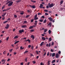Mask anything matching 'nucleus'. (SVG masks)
I'll list each match as a JSON object with an SVG mask.
<instances>
[{"mask_svg": "<svg viewBox=\"0 0 65 65\" xmlns=\"http://www.w3.org/2000/svg\"><path fill=\"white\" fill-rule=\"evenodd\" d=\"M54 51V50L51 49V52H53Z\"/></svg>", "mask_w": 65, "mask_h": 65, "instance_id": "46", "label": "nucleus"}, {"mask_svg": "<svg viewBox=\"0 0 65 65\" xmlns=\"http://www.w3.org/2000/svg\"><path fill=\"white\" fill-rule=\"evenodd\" d=\"M19 42H20V41H17L16 42H15L14 43V44H16V43H19Z\"/></svg>", "mask_w": 65, "mask_h": 65, "instance_id": "25", "label": "nucleus"}, {"mask_svg": "<svg viewBox=\"0 0 65 65\" xmlns=\"http://www.w3.org/2000/svg\"><path fill=\"white\" fill-rule=\"evenodd\" d=\"M48 20H49L50 21H53V19L51 17H49L48 18Z\"/></svg>", "mask_w": 65, "mask_h": 65, "instance_id": "5", "label": "nucleus"}, {"mask_svg": "<svg viewBox=\"0 0 65 65\" xmlns=\"http://www.w3.org/2000/svg\"><path fill=\"white\" fill-rule=\"evenodd\" d=\"M37 14H36L35 17V18H37Z\"/></svg>", "mask_w": 65, "mask_h": 65, "instance_id": "52", "label": "nucleus"}, {"mask_svg": "<svg viewBox=\"0 0 65 65\" xmlns=\"http://www.w3.org/2000/svg\"><path fill=\"white\" fill-rule=\"evenodd\" d=\"M38 15H41V13H38Z\"/></svg>", "mask_w": 65, "mask_h": 65, "instance_id": "47", "label": "nucleus"}, {"mask_svg": "<svg viewBox=\"0 0 65 65\" xmlns=\"http://www.w3.org/2000/svg\"><path fill=\"white\" fill-rule=\"evenodd\" d=\"M31 2H33V3H36V1H34L32 0H31Z\"/></svg>", "mask_w": 65, "mask_h": 65, "instance_id": "22", "label": "nucleus"}, {"mask_svg": "<svg viewBox=\"0 0 65 65\" xmlns=\"http://www.w3.org/2000/svg\"><path fill=\"white\" fill-rule=\"evenodd\" d=\"M11 1H9V2H8L7 3H6V5H7V4H8V3H10V2Z\"/></svg>", "mask_w": 65, "mask_h": 65, "instance_id": "39", "label": "nucleus"}, {"mask_svg": "<svg viewBox=\"0 0 65 65\" xmlns=\"http://www.w3.org/2000/svg\"><path fill=\"white\" fill-rule=\"evenodd\" d=\"M5 8V6L4 5L3 6V7H2V10H3V9H4Z\"/></svg>", "mask_w": 65, "mask_h": 65, "instance_id": "30", "label": "nucleus"}, {"mask_svg": "<svg viewBox=\"0 0 65 65\" xmlns=\"http://www.w3.org/2000/svg\"><path fill=\"white\" fill-rule=\"evenodd\" d=\"M46 55V52H45L44 53V55H43V56H45Z\"/></svg>", "mask_w": 65, "mask_h": 65, "instance_id": "63", "label": "nucleus"}, {"mask_svg": "<svg viewBox=\"0 0 65 65\" xmlns=\"http://www.w3.org/2000/svg\"><path fill=\"white\" fill-rule=\"evenodd\" d=\"M27 22L26 21H24V23H23V24H27Z\"/></svg>", "mask_w": 65, "mask_h": 65, "instance_id": "32", "label": "nucleus"}, {"mask_svg": "<svg viewBox=\"0 0 65 65\" xmlns=\"http://www.w3.org/2000/svg\"><path fill=\"white\" fill-rule=\"evenodd\" d=\"M33 48H34V47L33 46H32L31 47V48L32 49V50H33Z\"/></svg>", "mask_w": 65, "mask_h": 65, "instance_id": "51", "label": "nucleus"}, {"mask_svg": "<svg viewBox=\"0 0 65 65\" xmlns=\"http://www.w3.org/2000/svg\"><path fill=\"white\" fill-rule=\"evenodd\" d=\"M49 34H51V33L52 32V31H51V30H49L48 31Z\"/></svg>", "mask_w": 65, "mask_h": 65, "instance_id": "15", "label": "nucleus"}, {"mask_svg": "<svg viewBox=\"0 0 65 65\" xmlns=\"http://www.w3.org/2000/svg\"><path fill=\"white\" fill-rule=\"evenodd\" d=\"M31 46L30 45H29L28 46V47H29V48H30V47H31Z\"/></svg>", "mask_w": 65, "mask_h": 65, "instance_id": "54", "label": "nucleus"}, {"mask_svg": "<svg viewBox=\"0 0 65 65\" xmlns=\"http://www.w3.org/2000/svg\"><path fill=\"white\" fill-rule=\"evenodd\" d=\"M46 20L45 19L43 22V23H46Z\"/></svg>", "mask_w": 65, "mask_h": 65, "instance_id": "24", "label": "nucleus"}, {"mask_svg": "<svg viewBox=\"0 0 65 65\" xmlns=\"http://www.w3.org/2000/svg\"><path fill=\"white\" fill-rule=\"evenodd\" d=\"M44 28H42V29H41V30H44Z\"/></svg>", "mask_w": 65, "mask_h": 65, "instance_id": "62", "label": "nucleus"}, {"mask_svg": "<svg viewBox=\"0 0 65 65\" xmlns=\"http://www.w3.org/2000/svg\"><path fill=\"white\" fill-rule=\"evenodd\" d=\"M8 22V21H6L3 22L4 24H5V23H7Z\"/></svg>", "mask_w": 65, "mask_h": 65, "instance_id": "35", "label": "nucleus"}, {"mask_svg": "<svg viewBox=\"0 0 65 65\" xmlns=\"http://www.w3.org/2000/svg\"><path fill=\"white\" fill-rule=\"evenodd\" d=\"M42 39L43 40H45V38L44 37H42Z\"/></svg>", "mask_w": 65, "mask_h": 65, "instance_id": "13", "label": "nucleus"}, {"mask_svg": "<svg viewBox=\"0 0 65 65\" xmlns=\"http://www.w3.org/2000/svg\"><path fill=\"white\" fill-rule=\"evenodd\" d=\"M47 56H49V52H48L47 54Z\"/></svg>", "mask_w": 65, "mask_h": 65, "instance_id": "59", "label": "nucleus"}, {"mask_svg": "<svg viewBox=\"0 0 65 65\" xmlns=\"http://www.w3.org/2000/svg\"><path fill=\"white\" fill-rule=\"evenodd\" d=\"M11 45V46H12V47H14V45H13V44H12V45Z\"/></svg>", "mask_w": 65, "mask_h": 65, "instance_id": "64", "label": "nucleus"}, {"mask_svg": "<svg viewBox=\"0 0 65 65\" xmlns=\"http://www.w3.org/2000/svg\"><path fill=\"white\" fill-rule=\"evenodd\" d=\"M7 9H4V10L2 11H3V12H4V11H7Z\"/></svg>", "mask_w": 65, "mask_h": 65, "instance_id": "40", "label": "nucleus"}, {"mask_svg": "<svg viewBox=\"0 0 65 65\" xmlns=\"http://www.w3.org/2000/svg\"><path fill=\"white\" fill-rule=\"evenodd\" d=\"M27 41H28V42L29 43H30V40L29 39H28L27 40H26V42H27Z\"/></svg>", "mask_w": 65, "mask_h": 65, "instance_id": "20", "label": "nucleus"}, {"mask_svg": "<svg viewBox=\"0 0 65 65\" xmlns=\"http://www.w3.org/2000/svg\"><path fill=\"white\" fill-rule=\"evenodd\" d=\"M49 41L50 42L51 41H52V38H49Z\"/></svg>", "mask_w": 65, "mask_h": 65, "instance_id": "26", "label": "nucleus"}, {"mask_svg": "<svg viewBox=\"0 0 65 65\" xmlns=\"http://www.w3.org/2000/svg\"><path fill=\"white\" fill-rule=\"evenodd\" d=\"M43 43H44V42H41V43L40 44V46H42V45L43 44Z\"/></svg>", "mask_w": 65, "mask_h": 65, "instance_id": "16", "label": "nucleus"}, {"mask_svg": "<svg viewBox=\"0 0 65 65\" xmlns=\"http://www.w3.org/2000/svg\"><path fill=\"white\" fill-rule=\"evenodd\" d=\"M58 54H61V51H59L58 52Z\"/></svg>", "mask_w": 65, "mask_h": 65, "instance_id": "60", "label": "nucleus"}, {"mask_svg": "<svg viewBox=\"0 0 65 65\" xmlns=\"http://www.w3.org/2000/svg\"><path fill=\"white\" fill-rule=\"evenodd\" d=\"M22 28H25L27 27V26L26 25H22Z\"/></svg>", "mask_w": 65, "mask_h": 65, "instance_id": "12", "label": "nucleus"}, {"mask_svg": "<svg viewBox=\"0 0 65 65\" xmlns=\"http://www.w3.org/2000/svg\"><path fill=\"white\" fill-rule=\"evenodd\" d=\"M32 8H35V6H32Z\"/></svg>", "mask_w": 65, "mask_h": 65, "instance_id": "36", "label": "nucleus"}, {"mask_svg": "<svg viewBox=\"0 0 65 65\" xmlns=\"http://www.w3.org/2000/svg\"><path fill=\"white\" fill-rule=\"evenodd\" d=\"M9 27V25L8 24H7L6 25V27H5V28L7 29H8Z\"/></svg>", "mask_w": 65, "mask_h": 65, "instance_id": "4", "label": "nucleus"}, {"mask_svg": "<svg viewBox=\"0 0 65 65\" xmlns=\"http://www.w3.org/2000/svg\"><path fill=\"white\" fill-rule=\"evenodd\" d=\"M34 21V20L33 19H32L31 20V23H32V22H33V21Z\"/></svg>", "mask_w": 65, "mask_h": 65, "instance_id": "50", "label": "nucleus"}, {"mask_svg": "<svg viewBox=\"0 0 65 65\" xmlns=\"http://www.w3.org/2000/svg\"><path fill=\"white\" fill-rule=\"evenodd\" d=\"M12 4H13V2L10 3L8 5V6H11V5H12Z\"/></svg>", "mask_w": 65, "mask_h": 65, "instance_id": "6", "label": "nucleus"}, {"mask_svg": "<svg viewBox=\"0 0 65 65\" xmlns=\"http://www.w3.org/2000/svg\"><path fill=\"white\" fill-rule=\"evenodd\" d=\"M44 11H45V12H47L48 11H47V10H44Z\"/></svg>", "mask_w": 65, "mask_h": 65, "instance_id": "58", "label": "nucleus"}, {"mask_svg": "<svg viewBox=\"0 0 65 65\" xmlns=\"http://www.w3.org/2000/svg\"><path fill=\"white\" fill-rule=\"evenodd\" d=\"M63 0L61 1H60V5H61V4H62V3H63Z\"/></svg>", "mask_w": 65, "mask_h": 65, "instance_id": "18", "label": "nucleus"}, {"mask_svg": "<svg viewBox=\"0 0 65 65\" xmlns=\"http://www.w3.org/2000/svg\"><path fill=\"white\" fill-rule=\"evenodd\" d=\"M14 17L15 18H17V16L16 15H14Z\"/></svg>", "mask_w": 65, "mask_h": 65, "instance_id": "41", "label": "nucleus"}, {"mask_svg": "<svg viewBox=\"0 0 65 65\" xmlns=\"http://www.w3.org/2000/svg\"><path fill=\"white\" fill-rule=\"evenodd\" d=\"M33 28V26H30L29 27V29H32Z\"/></svg>", "mask_w": 65, "mask_h": 65, "instance_id": "27", "label": "nucleus"}, {"mask_svg": "<svg viewBox=\"0 0 65 65\" xmlns=\"http://www.w3.org/2000/svg\"><path fill=\"white\" fill-rule=\"evenodd\" d=\"M43 6V5H42V4H41L40 5V8H42V6Z\"/></svg>", "mask_w": 65, "mask_h": 65, "instance_id": "10", "label": "nucleus"}, {"mask_svg": "<svg viewBox=\"0 0 65 65\" xmlns=\"http://www.w3.org/2000/svg\"><path fill=\"white\" fill-rule=\"evenodd\" d=\"M55 55V53H53L52 54V57H54V56Z\"/></svg>", "mask_w": 65, "mask_h": 65, "instance_id": "28", "label": "nucleus"}, {"mask_svg": "<svg viewBox=\"0 0 65 65\" xmlns=\"http://www.w3.org/2000/svg\"><path fill=\"white\" fill-rule=\"evenodd\" d=\"M28 52V51H26L24 53V54H25V53H27Z\"/></svg>", "mask_w": 65, "mask_h": 65, "instance_id": "38", "label": "nucleus"}, {"mask_svg": "<svg viewBox=\"0 0 65 65\" xmlns=\"http://www.w3.org/2000/svg\"><path fill=\"white\" fill-rule=\"evenodd\" d=\"M38 18L37 17L35 18H34V20H38Z\"/></svg>", "mask_w": 65, "mask_h": 65, "instance_id": "23", "label": "nucleus"}, {"mask_svg": "<svg viewBox=\"0 0 65 65\" xmlns=\"http://www.w3.org/2000/svg\"><path fill=\"white\" fill-rule=\"evenodd\" d=\"M52 23H49L48 24V26H50V27H52Z\"/></svg>", "mask_w": 65, "mask_h": 65, "instance_id": "7", "label": "nucleus"}, {"mask_svg": "<svg viewBox=\"0 0 65 65\" xmlns=\"http://www.w3.org/2000/svg\"><path fill=\"white\" fill-rule=\"evenodd\" d=\"M25 60L26 62H27V58H26L25 59Z\"/></svg>", "mask_w": 65, "mask_h": 65, "instance_id": "44", "label": "nucleus"}, {"mask_svg": "<svg viewBox=\"0 0 65 65\" xmlns=\"http://www.w3.org/2000/svg\"><path fill=\"white\" fill-rule=\"evenodd\" d=\"M24 29L20 30L19 31L20 33H22V32H24Z\"/></svg>", "mask_w": 65, "mask_h": 65, "instance_id": "3", "label": "nucleus"}, {"mask_svg": "<svg viewBox=\"0 0 65 65\" xmlns=\"http://www.w3.org/2000/svg\"><path fill=\"white\" fill-rule=\"evenodd\" d=\"M46 46L47 47H48V46H49L48 44H47L46 45Z\"/></svg>", "mask_w": 65, "mask_h": 65, "instance_id": "61", "label": "nucleus"}, {"mask_svg": "<svg viewBox=\"0 0 65 65\" xmlns=\"http://www.w3.org/2000/svg\"><path fill=\"white\" fill-rule=\"evenodd\" d=\"M32 63H33V64H35V63H36V62L35 61H32Z\"/></svg>", "mask_w": 65, "mask_h": 65, "instance_id": "34", "label": "nucleus"}, {"mask_svg": "<svg viewBox=\"0 0 65 65\" xmlns=\"http://www.w3.org/2000/svg\"><path fill=\"white\" fill-rule=\"evenodd\" d=\"M24 14V11H21V12L20 13V14L21 15H23Z\"/></svg>", "mask_w": 65, "mask_h": 65, "instance_id": "19", "label": "nucleus"}, {"mask_svg": "<svg viewBox=\"0 0 65 65\" xmlns=\"http://www.w3.org/2000/svg\"><path fill=\"white\" fill-rule=\"evenodd\" d=\"M36 53H37V54H38V51H36Z\"/></svg>", "mask_w": 65, "mask_h": 65, "instance_id": "57", "label": "nucleus"}, {"mask_svg": "<svg viewBox=\"0 0 65 65\" xmlns=\"http://www.w3.org/2000/svg\"><path fill=\"white\" fill-rule=\"evenodd\" d=\"M40 65H44V64L42 62H41L40 64Z\"/></svg>", "mask_w": 65, "mask_h": 65, "instance_id": "49", "label": "nucleus"}, {"mask_svg": "<svg viewBox=\"0 0 65 65\" xmlns=\"http://www.w3.org/2000/svg\"><path fill=\"white\" fill-rule=\"evenodd\" d=\"M37 21H35V23H34V25H37Z\"/></svg>", "mask_w": 65, "mask_h": 65, "instance_id": "21", "label": "nucleus"}, {"mask_svg": "<svg viewBox=\"0 0 65 65\" xmlns=\"http://www.w3.org/2000/svg\"><path fill=\"white\" fill-rule=\"evenodd\" d=\"M31 38H32V40L34 39V36L33 35H32L31 36Z\"/></svg>", "mask_w": 65, "mask_h": 65, "instance_id": "9", "label": "nucleus"}, {"mask_svg": "<svg viewBox=\"0 0 65 65\" xmlns=\"http://www.w3.org/2000/svg\"><path fill=\"white\" fill-rule=\"evenodd\" d=\"M10 58H9L7 60V61L8 62V61H10Z\"/></svg>", "mask_w": 65, "mask_h": 65, "instance_id": "55", "label": "nucleus"}, {"mask_svg": "<svg viewBox=\"0 0 65 65\" xmlns=\"http://www.w3.org/2000/svg\"><path fill=\"white\" fill-rule=\"evenodd\" d=\"M52 45L53 46L54 45V42H52Z\"/></svg>", "mask_w": 65, "mask_h": 65, "instance_id": "45", "label": "nucleus"}, {"mask_svg": "<svg viewBox=\"0 0 65 65\" xmlns=\"http://www.w3.org/2000/svg\"><path fill=\"white\" fill-rule=\"evenodd\" d=\"M3 54L4 55H5V54H6V51H4L3 52Z\"/></svg>", "mask_w": 65, "mask_h": 65, "instance_id": "17", "label": "nucleus"}, {"mask_svg": "<svg viewBox=\"0 0 65 65\" xmlns=\"http://www.w3.org/2000/svg\"><path fill=\"white\" fill-rule=\"evenodd\" d=\"M56 58H59V54H58L57 53L56 54Z\"/></svg>", "mask_w": 65, "mask_h": 65, "instance_id": "8", "label": "nucleus"}, {"mask_svg": "<svg viewBox=\"0 0 65 65\" xmlns=\"http://www.w3.org/2000/svg\"><path fill=\"white\" fill-rule=\"evenodd\" d=\"M41 18H43V19H44V16H42L41 17Z\"/></svg>", "mask_w": 65, "mask_h": 65, "instance_id": "53", "label": "nucleus"}, {"mask_svg": "<svg viewBox=\"0 0 65 65\" xmlns=\"http://www.w3.org/2000/svg\"><path fill=\"white\" fill-rule=\"evenodd\" d=\"M9 37H7L6 39L7 40H8V39H9Z\"/></svg>", "mask_w": 65, "mask_h": 65, "instance_id": "56", "label": "nucleus"}, {"mask_svg": "<svg viewBox=\"0 0 65 65\" xmlns=\"http://www.w3.org/2000/svg\"><path fill=\"white\" fill-rule=\"evenodd\" d=\"M47 31V29H44V33H45V32H46Z\"/></svg>", "mask_w": 65, "mask_h": 65, "instance_id": "29", "label": "nucleus"}, {"mask_svg": "<svg viewBox=\"0 0 65 65\" xmlns=\"http://www.w3.org/2000/svg\"><path fill=\"white\" fill-rule=\"evenodd\" d=\"M29 16H30V15H27L26 16V18H28Z\"/></svg>", "mask_w": 65, "mask_h": 65, "instance_id": "43", "label": "nucleus"}, {"mask_svg": "<svg viewBox=\"0 0 65 65\" xmlns=\"http://www.w3.org/2000/svg\"><path fill=\"white\" fill-rule=\"evenodd\" d=\"M13 50V49H11L10 50H9V51L10 52H12V51Z\"/></svg>", "mask_w": 65, "mask_h": 65, "instance_id": "33", "label": "nucleus"}, {"mask_svg": "<svg viewBox=\"0 0 65 65\" xmlns=\"http://www.w3.org/2000/svg\"><path fill=\"white\" fill-rule=\"evenodd\" d=\"M48 6L50 8H51L54 6V4L53 3L50 4V3H49L48 4Z\"/></svg>", "mask_w": 65, "mask_h": 65, "instance_id": "1", "label": "nucleus"}, {"mask_svg": "<svg viewBox=\"0 0 65 65\" xmlns=\"http://www.w3.org/2000/svg\"><path fill=\"white\" fill-rule=\"evenodd\" d=\"M18 37H18V36H17L14 38V39H17Z\"/></svg>", "mask_w": 65, "mask_h": 65, "instance_id": "11", "label": "nucleus"}, {"mask_svg": "<svg viewBox=\"0 0 65 65\" xmlns=\"http://www.w3.org/2000/svg\"><path fill=\"white\" fill-rule=\"evenodd\" d=\"M33 31H34V30H33V29H32L30 30V31L31 32H33Z\"/></svg>", "mask_w": 65, "mask_h": 65, "instance_id": "37", "label": "nucleus"}, {"mask_svg": "<svg viewBox=\"0 0 65 65\" xmlns=\"http://www.w3.org/2000/svg\"><path fill=\"white\" fill-rule=\"evenodd\" d=\"M45 14L46 15H48V13H45Z\"/></svg>", "mask_w": 65, "mask_h": 65, "instance_id": "42", "label": "nucleus"}, {"mask_svg": "<svg viewBox=\"0 0 65 65\" xmlns=\"http://www.w3.org/2000/svg\"><path fill=\"white\" fill-rule=\"evenodd\" d=\"M51 62V60H49L47 62V65H50V62Z\"/></svg>", "mask_w": 65, "mask_h": 65, "instance_id": "2", "label": "nucleus"}, {"mask_svg": "<svg viewBox=\"0 0 65 65\" xmlns=\"http://www.w3.org/2000/svg\"><path fill=\"white\" fill-rule=\"evenodd\" d=\"M56 62V60H53V61H52V63H55V62Z\"/></svg>", "mask_w": 65, "mask_h": 65, "instance_id": "31", "label": "nucleus"}, {"mask_svg": "<svg viewBox=\"0 0 65 65\" xmlns=\"http://www.w3.org/2000/svg\"><path fill=\"white\" fill-rule=\"evenodd\" d=\"M20 49L21 50H23V49H24V48H23L22 46H21L20 47Z\"/></svg>", "mask_w": 65, "mask_h": 65, "instance_id": "48", "label": "nucleus"}, {"mask_svg": "<svg viewBox=\"0 0 65 65\" xmlns=\"http://www.w3.org/2000/svg\"><path fill=\"white\" fill-rule=\"evenodd\" d=\"M39 21L40 22H42L43 21V19L40 20Z\"/></svg>", "mask_w": 65, "mask_h": 65, "instance_id": "14", "label": "nucleus"}]
</instances>
